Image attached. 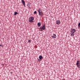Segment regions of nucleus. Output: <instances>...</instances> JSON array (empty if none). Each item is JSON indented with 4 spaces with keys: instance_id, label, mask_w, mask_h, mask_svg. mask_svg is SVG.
Wrapping results in <instances>:
<instances>
[{
    "instance_id": "0eeeda50",
    "label": "nucleus",
    "mask_w": 80,
    "mask_h": 80,
    "mask_svg": "<svg viewBox=\"0 0 80 80\" xmlns=\"http://www.w3.org/2000/svg\"><path fill=\"white\" fill-rule=\"evenodd\" d=\"M21 2L23 4V5H24V6H25V1H24V0H22Z\"/></svg>"
},
{
    "instance_id": "9b49d317",
    "label": "nucleus",
    "mask_w": 80,
    "mask_h": 80,
    "mask_svg": "<svg viewBox=\"0 0 80 80\" xmlns=\"http://www.w3.org/2000/svg\"><path fill=\"white\" fill-rule=\"evenodd\" d=\"M17 14H18V12H14V15H17Z\"/></svg>"
},
{
    "instance_id": "423d86ee",
    "label": "nucleus",
    "mask_w": 80,
    "mask_h": 80,
    "mask_svg": "<svg viewBox=\"0 0 80 80\" xmlns=\"http://www.w3.org/2000/svg\"><path fill=\"white\" fill-rule=\"evenodd\" d=\"M52 38H55L56 37H57V36H56V35L55 34H53V36H52Z\"/></svg>"
},
{
    "instance_id": "f257e3e1",
    "label": "nucleus",
    "mask_w": 80,
    "mask_h": 80,
    "mask_svg": "<svg viewBox=\"0 0 80 80\" xmlns=\"http://www.w3.org/2000/svg\"><path fill=\"white\" fill-rule=\"evenodd\" d=\"M38 15L41 17H43V12H42V9L40 8L39 9L38 11Z\"/></svg>"
},
{
    "instance_id": "4468645a",
    "label": "nucleus",
    "mask_w": 80,
    "mask_h": 80,
    "mask_svg": "<svg viewBox=\"0 0 80 80\" xmlns=\"http://www.w3.org/2000/svg\"><path fill=\"white\" fill-rule=\"evenodd\" d=\"M78 28H80V22L78 24Z\"/></svg>"
},
{
    "instance_id": "1a4fd4ad",
    "label": "nucleus",
    "mask_w": 80,
    "mask_h": 80,
    "mask_svg": "<svg viewBox=\"0 0 80 80\" xmlns=\"http://www.w3.org/2000/svg\"><path fill=\"white\" fill-rule=\"evenodd\" d=\"M80 61H79V60H78L77 61V62H76V65H78L79 64H80Z\"/></svg>"
},
{
    "instance_id": "a211bd4d",
    "label": "nucleus",
    "mask_w": 80,
    "mask_h": 80,
    "mask_svg": "<svg viewBox=\"0 0 80 80\" xmlns=\"http://www.w3.org/2000/svg\"><path fill=\"white\" fill-rule=\"evenodd\" d=\"M0 46L1 47H2V44L0 45Z\"/></svg>"
},
{
    "instance_id": "6e6552de",
    "label": "nucleus",
    "mask_w": 80,
    "mask_h": 80,
    "mask_svg": "<svg viewBox=\"0 0 80 80\" xmlns=\"http://www.w3.org/2000/svg\"><path fill=\"white\" fill-rule=\"evenodd\" d=\"M39 58L40 59V61H41L42 60V59H43V57L42 56H40L39 57Z\"/></svg>"
},
{
    "instance_id": "2eb2a0df",
    "label": "nucleus",
    "mask_w": 80,
    "mask_h": 80,
    "mask_svg": "<svg viewBox=\"0 0 80 80\" xmlns=\"http://www.w3.org/2000/svg\"><path fill=\"white\" fill-rule=\"evenodd\" d=\"M34 14H36V13H37V11H34Z\"/></svg>"
},
{
    "instance_id": "dca6fc26",
    "label": "nucleus",
    "mask_w": 80,
    "mask_h": 80,
    "mask_svg": "<svg viewBox=\"0 0 80 80\" xmlns=\"http://www.w3.org/2000/svg\"><path fill=\"white\" fill-rule=\"evenodd\" d=\"M28 42H29V43H30V42H31V41L30 40H29Z\"/></svg>"
},
{
    "instance_id": "7ed1b4c3",
    "label": "nucleus",
    "mask_w": 80,
    "mask_h": 80,
    "mask_svg": "<svg viewBox=\"0 0 80 80\" xmlns=\"http://www.w3.org/2000/svg\"><path fill=\"white\" fill-rule=\"evenodd\" d=\"M40 29H41V31H43V30H45V24H43L42 27H41L40 28Z\"/></svg>"
},
{
    "instance_id": "39448f33",
    "label": "nucleus",
    "mask_w": 80,
    "mask_h": 80,
    "mask_svg": "<svg viewBox=\"0 0 80 80\" xmlns=\"http://www.w3.org/2000/svg\"><path fill=\"white\" fill-rule=\"evenodd\" d=\"M56 23L57 25H59L60 24V21L59 20H58L56 21Z\"/></svg>"
},
{
    "instance_id": "f3484780",
    "label": "nucleus",
    "mask_w": 80,
    "mask_h": 80,
    "mask_svg": "<svg viewBox=\"0 0 80 80\" xmlns=\"http://www.w3.org/2000/svg\"><path fill=\"white\" fill-rule=\"evenodd\" d=\"M28 7H29V5H28Z\"/></svg>"
},
{
    "instance_id": "f03ea898",
    "label": "nucleus",
    "mask_w": 80,
    "mask_h": 80,
    "mask_svg": "<svg viewBox=\"0 0 80 80\" xmlns=\"http://www.w3.org/2000/svg\"><path fill=\"white\" fill-rule=\"evenodd\" d=\"M33 20H34V17L31 16L29 18V22L30 23H33L34 22Z\"/></svg>"
},
{
    "instance_id": "20e7f679",
    "label": "nucleus",
    "mask_w": 80,
    "mask_h": 80,
    "mask_svg": "<svg viewBox=\"0 0 80 80\" xmlns=\"http://www.w3.org/2000/svg\"><path fill=\"white\" fill-rule=\"evenodd\" d=\"M71 31L72 33H73L74 34V33H75V32H76V30L72 28L71 29Z\"/></svg>"
},
{
    "instance_id": "6ab92c4d",
    "label": "nucleus",
    "mask_w": 80,
    "mask_h": 80,
    "mask_svg": "<svg viewBox=\"0 0 80 80\" xmlns=\"http://www.w3.org/2000/svg\"><path fill=\"white\" fill-rule=\"evenodd\" d=\"M79 80H80V79H79Z\"/></svg>"
},
{
    "instance_id": "f8f14e48",
    "label": "nucleus",
    "mask_w": 80,
    "mask_h": 80,
    "mask_svg": "<svg viewBox=\"0 0 80 80\" xmlns=\"http://www.w3.org/2000/svg\"><path fill=\"white\" fill-rule=\"evenodd\" d=\"M71 36H72V37H73V36H74V34H73V33H71Z\"/></svg>"
},
{
    "instance_id": "ddd939ff",
    "label": "nucleus",
    "mask_w": 80,
    "mask_h": 80,
    "mask_svg": "<svg viewBox=\"0 0 80 80\" xmlns=\"http://www.w3.org/2000/svg\"><path fill=\"white\" fill-rule=\"evenodd\" d=\"M77 67H78V68H80V64H78L77 65Z\"/></svg>"
},
{
    "instance_id": "9d476101",
    "label": "nucleus",
    "mask_w": 80,
    "mask_h": 80,
    "mask_svg": "<svg viewBox=\"0 0 80 80\" xmlns=\"http://www.w3.org/2000/svg\"><path fill=\"white\" fill-rule=\"evenodd\" d=\"M38 26L39 27H40V26H41V23L40 22H38Z\"/></svg>"
}]
</instances>
